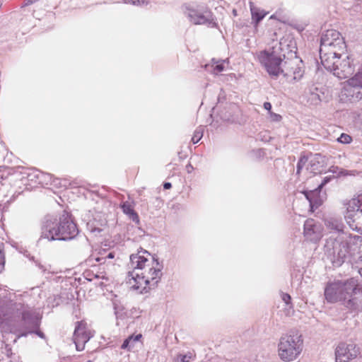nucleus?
Masks as SVG:
<instances>
[{"mask_svg": "<svg viewBox=\"0 0 362 362\" xmlns=\"http://www.w3.org/2000/svg\"><path fill=\"white\" fill-rule=\"evenodd\" d=\"M129 267L132 271L128 272V283L132 288L140 290L141 293H146L155 288L163 275V264L143 248L130 255Z\"/></svg>", "mask_w": 362, "mask_h": 362, "instance_id": "f257e3e1", "label": "nucleus"}, {"mask_svg": "<svg viewBox=\"0 0 362 362\" xmlns=\"http://www.w3.org/2000/svg\"><path fill=\"white\" fill-rule=\"evenodd\" d=\"M40 317L21 301L11 300L0 306V329L4 332L26 337L39 328Z\"/></svg>", "mask_w": 362, "mask_h": 362, "instance_id": "f03ea898", "label": "nucleus"}, {"mask_svg": "<svg viewBox=\"0 0 362 362\" xmlns=\"http://www.w3.org/2000/svg\"><path fill=\"white\" fill-rule=\"evenodd\" d=\"M79 230L66 211L57 218L53 215L45 216L41 226V233L39 241L46 239L48 241H68L75 238Z\"/></svg>", "mask_w": 362, "mask_h": 362, "instance_id": "7ed1b4c3", "label": "nucleus"}, {"mask_svg": "<svg viewBox=\"0 0 362 362\" xmlns=\"http://www.w3.org/2000/svg\"><path fill=\"white\" fill-rule=\"evenodd\" d=\"M357 281L351 278L344 281L334 280L328 282L325 288V297L328 303L342 302L347 308L357 309V299L352 297L356 293Z\"/></svg>", "mask_w": 362, "mask_h": 362, "instance_id": "20e7f679", "label": "nucleus"}, {"mask_svg": "<svg viewBox=\"0 0 362 362\" xmlns=\"http://www.w3.org/2000/svg\"><path fill=\"white\" fill-rule=\"evenodd\" d=\"M348 238L346 233H332L326 240L325 256L334 267L341 266L349 257Z\"/></svg>", "mask_w": 362, "mask_h": 362, "instance_id": "39448f33", "label": "nucleus"}, {"mask_svg": "<svg viewBox=\"0 0 362 362\" xmlns=\"http://www.w3.org/2000/svg\"><path fill=\"white\" fill-rule=\"evenodd\" d=\"M257 57L260 64L274 79H276L281 74H288L292 69V61L286 60L285 55L274 47L261 51Z\"/></svg>", "mask_w": 362, "mask_h": 362, "instance_id": "423d86ee", "label": "nucleus"}, {"mask_svg": "<svg viewBox=\"0 0 362 362\" xmlns=\"http://www.w3.org/2000/svg\"><path fill=\"white\" fill-rule=\"evenodd\" d=\"M183 11L189 22L194 25H206L211 28L217 26L211 11L203 6L186 4L183 6Z\"/></svg>", "mask_w": 362, "mask_h": 362, "instance_id": "0eeeda50", "label": "nucleus"}, {"mask_svg": "<svg viewBox=\"0 0 362 362\" xmlns=\"http://www.w3.org/2000/svg\"><path fill=\"white\" fill-rule=\"evenodd\" d=\"M302 344L301 336L298 334L281 337L278 346L280 358L286 361H293L301 352Z\"/></svg>", "mask_w": 362, "mask_h": 362, "instance_id": "6e6552de", "label": "nucleus"}, {"mask_svg": "<svg viewBox=\"0 0 362 362\" xmlns=\"http://www.w3.org/2000/svg\"><path fill=\"white\" fill-rule=\"evenodd\" d=\"M344 218L350 228L362 233V196L348 202Z\"/></svg>", "mask_w": 362, "mask_h": 362, "instance_id": "1a4fd4ad", "label": "nucleus"}, {"mask_svg": "<svg viewBox=\"0 0 362 362\" xmlns=\"http://www.w3.org/2000/svg\"><path fill=\"white\" fill-rule=\"evenodd\" d=\"M320 49H336L344 52L346 45L341 33L336 30H327L322 33L320 38Z\"/></svg>", "mask_w": 362, "mask_h": 362, "instance_id": "9d476101", "label": "nucleus"}, {"mask_svg": "<svg viewBox=\"0 0 362 362\" xmlns=\"http://www.w3.org/2000/svg\"><path fill=\"white\" fill-rule=\"evenodd\" d=\"M355 66L354 59L344 53V57L339 59L332 73L340 79L348 78L354 73Z\"/></svg>", "mask_w": 362, "mask_h": 362, "instance_id": "9b49d317", "label": "nucleus"}, {"mask_svg": "<svg viewBox=\"0 0 362 362\" xmlns=\"http://www.w3.org/2000/svg\"><path fill=\"white\" fill-rule=\"evenodd\" d=\"M93 334L90 329H88L86 323L77 322L74 332V342L78 351H83L85 344L92 338Z\"/></svg>", "mask_w": 362, "mask_h": 362, "instance_id": "f8f14e48", "label": "nucleus"}, {"mask_svg": "<svg viewBox=\"0 0 362 362\" xmlns=\"http://www.w3.org/2000/svg\"><path fill=\"white\" fill-rule=\"evenodd\" d=\"M359 354V349L353 343H339L335 351L336 362H348L356 358Z\"/></svg>", "mask_w": 362, "mask_h": 362, "instance_id": "ddd939ff", "label": "nucleus"}, {"mask_svg": "<svg viewBox=\"0 0 362 362\" xmlns=\"http://www.w3.org/2000/svg\"><path fill=\"white\" fill-rule=\"evenodd\" d=\"M344 52L336 49H327L324 51L320 49V58L321 64L327 71H332L339 59L343 57Z\"/></svg>", "mask_w": 362, "mask_h": 362, "instance_id": "4468645a", "label": "nucleus"}, {"mask_svg": "<svg viewBox=\"0 0 362 362\" xmlns=\"http://www.w3.org/2000/svg\"><path fill=\"white\" fill-rule=\"evenodd\" d=\"M303 235L308 241L317 242L322 237L321 226L314 219H307L303 226Z\"/></svg>", "mask_w": 362, "mask_h": 362, "instance_id": "2eb2a0df", "label": "nucleus"}, {"mask_svg": "<svg viewBox=\"0 0 362 362\" xmlns=\"http://www.w3.org/2000/svg\"><path fill=\"white\" fill-rule=\"evenodd\" d=\"M107 223L105 215L103 213L97 212L93 215V218L88 221L86 227L95 236L102 235L101 233L106 228Z\"/></svg>", "mask_w": 362, "mask_h": 362, "instance_id": "dca6fc26", "label": "nucleus"}, {"mask_svg": "<svg viewBox=\"0 0 362 362\" xmlns=\"http://www.w3.org/2000/svg\"><path fill=\"white\" fill-rule=\"evenodd\" d=\"M361 88L351 84L348 80L344 83L341 90V97L342 100L350 103H357L362 99Z\"/></svg>", "mask_w": 362, "mask_h": 362, "instance_id": "f3484780", "label": "nucleus"}, {"mask_svg": "<svg viewBox=\"0 0 362 362\" xmlns=\"http://www.w3.org/2000/svg\"><path fill=\"white\" fill-rule=\"evenodd\" d=\"M303 194L310 203L312 211L318 208L325 199V193L322 192V188H319V186L313 190H305Z\"/></svg>", "mask_w": 362, "mask_h": 362, "instance_id": "a211bd4d", "label": "nucleus"}, {"mask_svg": "<svg viewBox=\"0 0 362 362\" xmlns=\"http://www.w3.org/2000/svg\"><path fill=\"white\" fill-rule=\"evenodd\" d=\"M324 95V88L313 84L305 90L304 96L308 103L311 105H317L323 100Z\"/></svg>", "mask_w": 362, "mask_h": 362, "instance_id": "6ab92c4d", "label": "nucleus"}, {"mask_svg": "<svg viewBox=\"0 0 362 362\" xmlns=\"http://www.w3.org/2000/svg\"><path fill=\"white\" fill-rule=\"evenodd\" d=\"M308 162L307 170L314 174L322 173L323 171V160L320 154H315Z\"/></svg>", "mask_w": 362, "mask_h": 362, "instance_id": "aec40b11", "label": "nucleus"}, {"mask_svg": "<svg viewBox=\"0 0 362 362\" xmlns=\"http://www.w3.org/2000/svg\"><path fill=\"white\" fill-rule=\"evenodd\" d=\"M291 60L293 63V65H291L292 69H291L288 74H283V76L289 81L300 80L303 76V71L301 67L298 66L296 60Z\"/></svg>", "mask_w": 362, "mask_h": 362, "instance_id": "412c9836", "label": "nucleus"}, {"mask_svg": "<svg viewBox=\"0 0 362 362\" xmlns=\"http://www.w3.org/2000/svg\"><path fill=\"white\" fill-rule=\"evenodd\" d=\"M325 224L327 228L331 230L330 235L332 233H345L344 232V224L343 223L336 218H329L325 221Z\"/></svg>", "mask_w": 362, "mask_h": 362, "instance_id": "4be33fe9", "label": "nucleus"}, {"mask_svg": "<svg viewBox=\"0 0 362 362\" xmlns=\"http://www.w3.org/2000/svg\"><path fill=\"white\" fill-rule=\"evenodd\" d=\"M121 208L124 214L127 215L129 218L136 223H139V218L137 213L134 211L132 205L126 202L121 205Z\"/></svg>", "mask_w": 362, "mask_h": 362, "instance_id": "5701e85b", "label": "nucleus"}, {"mask_svg": "<svg viewBox=\"0 0 362 362\" xmlns=\"http://www.w3.org/2000/svg\"><path fill=\"white\" fill-rule=\"evenodd\" d=\"M250 11L252 22L255 23V25H257L267 15V13L263 11H260L259 8L254 6L251 2Z\"/></svg>", "mask_w": 362, "mask_h": 362, "instance_id": "b1692460", "label": "nucleus"}, {"mask_svg": "<svg viewBox=\"0 0 362 362\" xmlns=\"http://www.w3.org/2000/svg\"><path fill=\"white\" fill-rule=\"evenodd\" d=\"M142 337L141 334H138L136 335H131L127 337L121 346V349L130 350L134 346V344L139 341Z\"/></svg>", "mask_w": 362, "mask_h": 362, "instance_id": "393cba45", "label": "nucleus"}, {"mask_svg": "<svg viewBox=\"0 0 362 362\" xmlns=\"http://www.w3.org/2000/svg\"><path fill=\"white\" fill-rule=\"evenodd\" d=\"M348 81L351 84H354L356 86L362 89V66L360 67L356 73L352 77L349 78Z\"/></svg>", "mask_w": 362, "mask_h": 362, "instance_id": "a878e982", "label": "nucleus"}, {"mask_svg": "<svg viewBox=\"0 0 362 362\" xmlns=\"http://www.w3.org/2000/svg\"><path fill=\"white\" fill-rule=\"evenodd\" d=\"M212 63L211 65L206 64V69L212 71L214 74H218L224 70L223 63L218 64L214 59H212Z\"/></svg>", "mask_w": 362, "mask_h": 362, "instance_id": "bb28decb", "label": "nucleus"}, {"mask_svg": "<svg viewBox=\"0 0 362 362\" xmlns=\"http://www.w3.org/2000/svg\"><path fill=\"white\" fill-rule=\"evenodd\" d=\"M33 177H35L39 183L45 182L47 185L48 182L51 181L52 175L50 174H45L40 171H36L33 175Z\"/></svg>", "mask_w": 362, "mask_h": 362, "instance_id": "cd10ccee", "label": "nucleus"}, {"mask_svg": "<svg viewBox=\"0 0 362 362\" xmlns=\"http://www.w3.org/2000/svg\"><path fill=\"white\" fill-rule=\"evenodd\" d=\"M204 134V128L203 127L200 126L196 129V130L194 132L193 136L192 138V141L193 144L198 143L200 139L202 138Z\"/></svg>", "mask_w": 362, "mask_h": 362, "instance_id": "c85d7f7f", "label": "nucleus"}, {"mask_svg": "<svg viewBox=\"0 0 362 362\" xmlns=\"http://www.w3.org/2000/svg\"><path fill=\"white\" fill-rule=\"evenodd\" d=\"M5 266V253L4 244L0 240V274L4 269Z\"/></svg>", "mask_w": 362, "mask_h": 362, "instance_id": "c756f323", "label": "nucleus"}, {"mask_svg": "<svg viewBox=\"0 0 362 362\" xmlns=\"http://www.w3.org/2000/svg\"><path fill=\"white\" fill-rule=\"evenodd\" d=\"M308 161V158L303 156L299 159L296 166V174L299 175L303 167H307V163Z\"/></svg>", "mask_w": 362, "mask_h": 362, "instance_id": "7c9ffc66", "label": "nucleus"}, {"mask_svg": "<svg viewBox=\"0 0 362 362\" xmlns=\"http://www.w3.org/2000/svg\"><path fill=\"white\" fill-rule=\"evenodd\" d=\"M192 357V354H180L175 359L174 362H189Z\"/></svg>", "mask_w": 362, "mask_h": 362, "instance_id": "2f4dec72", "label": "nucleus"}, {"mask_svg": "<svg viewBox=\"0 0 362 362\" xmlns=\"http://www.w3.org/2000/svg\"><path fill=\"white\" fill-rule=\"evenodd\" d=\"M115 257V252H110L107 255L105 256H100L95 258V260L98 262L100 264H105L106 262V260L107 259H112Z\"/></svg>", "mask_w": 362, "mask_h": 362, "instance_id": "473e14b6", "label": "nucleus"}, {"mask_svg": "<svg viewBox=\"0 0 362 362\" xmlns=\"http://www.w3.org/2000/svg\"><path fill=\"white\" fill-rule=\"evenodd\" d=\"M337 141L341 144H350L352 141V138L351 136L346 134H341V136L337 139Z\"/></svg>", "mask_w": 362, "mask_h": 362, "instance_id": "72a5a7b5", "label": "nucleus"}, {"mask_svg": "<svg viewBox=\"0 0 362 362\" xmlns=\"http://www.w3.org/2000/svg\"><path fill=\"white\" fill-rule=\"evenodd\" d=\"M264 156V152L262 148L254 149L250 152V156L258 159L262 158Z\"/></svg>", "mask_w": 362, "mask_h": 362, "instance_id": "f704fd0d", "label": "nucleus"}, {"mask_svg": "<svg viewBox=\"0 0 362 362\" xmlns=\"http://www.w3.org/2000/svg\"><path fill=\"white\" fill-rule=\"evenodd\" d=\"M126 4H132L136 6L147 5L148 3V0H123Z\"/></svg>", "mask_w": 362, "mask_h": 362, "instance_id": "c9c22d12", "label": "nucleus"}, {"mask_svg": "<svg viewBox=\"0 0 362 362\" xmlns=\"http://www.w3.org/2000/svg\"><path fill=\"white\" fill-rule=\"evenodd\" d=\"M334 178V175H329V176H326L323 178L322 182L318 185L319 186V188H323V187L325 185H326L328 182H330V180Z\"/></svg>", "mask_w": 362, "mask_h": 362, "instance_id": "e433bc0d", "label": "nucleus"}, {"mask_svg": "<svg viewBox=\"0 0 362 362\" xmlns=\"http://www.w3.org/2000/svg\"><path fill=\"white\" fill-rule=\"evenodd\" d=\"M281 299L287 305L291 304V297L289 294L282 293Z\"/></svg>", "mask_w": 362, "mask_h": 362, "instance_id": "4c0bfd02", "label": "nucleus"}, {"mask_svg": "<svg viewBox=\"0 0 362 362\" xmlns=\"http://www.w3.org/2000/svg\"><path fill=\"white\" fill-rule=\"evenodd\" d=\"M32 331L33 332V333L36 334L39 337H40L42 339L45 338V334L42 332H41L40 330H39L38 328L33 329Z\"/></svg>", "mask_w": 362, "mask_h": 362, "instance_id": "58836bf2", "label": "nucleus"}, {"mask_svg": "<svg viewBox=\"0 0 362 362\" xmlns=\"http://www.w3.org/2000/svg\"><path fill=\"white\" fill-rule=\"evenodd\" d=\"M358 273L362 276V256L359 257V261L358 262Z\"/></svg>", "mask_w": 362, "mask_h": 362, "instance_id": "ea45409f", "label": "nucleus"}, {"mask_svg": "<svg viewBox=\"0 0 362 362\" xmlns=\"http://www.w3.org/2000/svg\"><path fill=\"white\" fill-rule=\"evenodd\" d=\"M264 106V108L267 110H268L269 112L271 111L272 110V104L269 102H265L263 105Z\"/></svg>", "mask_w": 362, "mask_h": 362, "instance_id": "a19ab883", "label": "nucleus"}, {"mask_svg": "<svg viewBox=\"0 0 362 362\" xmlns=\"http://www.w3.org/2000/svg\"><path fill=\"white\" fill-rule=\"evenodd\" d=\"M231 117H232L231 114H229V115L225 114L224 115H221V119L225 121H229Z\"/></svg>", "mask_w": 362, "mask_h": 362, "instance_id": "79ce46f5", "label": "nucleus"}, {"mask_svg": "<svg viewBox=\"0 0 362 362\" xmlns=\"http://www.w3.org/2000/svg\"><path fill=\"white\" fill-rule=\"evenodd\" d=\"M272 117L273 118L274 120H276V121H279L281 119V115H278V114H272Z\"/></svg>", "mask_w": 362, "mask_h": 362, "instance_id": "37998d69", "label": "nucleus"}, {"mask_svg": "<svg viewBox=\"0 0 362 362\" xmlns=\"http://www.w3.org/2000/svg\"><path fill=\"white\" fill-rule=\"evenodd\" d=\"M171 187H172V185H171V183H170V182H165V183L163 184V188H164L165 189H170V188H171Z\"/></svg>", "mask_w": 362, "mask_h": 362, "instance_id": "c03bdc74", "label": "nucleus"}, {"mask_svg": "<svg viewBox=\"0 0 362 362\" xmlns=\"http://www.w3.org/2000/svg\"><path fill=\"white\" fill-rule=\"evenodd\" d=\"M39 0H27V3L25 4V5L33 4L36 3Z\"/></svg>", "mask_w": 362, "mask_h": 362, "instance_id": "a18cd8bd", "label": "nucleus"}, {"mask_svg": "<svg viewBox=\"0 0 362 362\" xmlns=\"http://www.w3.org/2000/svg\"><path fill=\"white\" fill-rule=\"evenodd\" d=\"M332 170H330L331 172H332L333 173H337V171L334 170V169H338V167H332Z\"/></svg>", "mask_w": 362, "mask_h": 362, "instance_id": "49530a36", "label": "nucleus"}, {"mask_svg": "<svg viewBox=\"0 0 362 362\" xmlns=\"http://www.w3.org/2000/svg\"><path fill=\"white\" fill-rule=\"evenodd\" d=\"M270 18H271V19L276 18V13H274V14L272 15V16H270Z\"/></svg>", "mask_w": 362, "mask_h": 362, "instance_id": "de8ad7c7", "label": "nucleus"}, {"mask_svg": "<svg viewBox=\"0 0 362 362\" xmlns=\"http://www.w3.org/2000/svg\"><path fill=\"white\" fill-rule=\"evenodd\" d=\"M95 277H96V278H100V276H99V275L96 274V275H95Z\"/></svg>", "mask_w": 362, "mask_h": 362, "instance_id": "09e8293b", "label": "nucleus"}, {"mask_svg": "<svg viewBox=\"0 0 362 362\" xmlns=\"http://www.w3.org/2000/svg\"><path fill=\"white\" fill-rule=\"evenodd\" d=\"M220 100H221V94L219 95L218 96V101L220 102Z\"/></svg>", "mask_w": 362, "mask_h": 362, "instance_id": "8fccbe9b", "label": "nucleus"}, {"mask_svg": "<svg viewBox=\"0 0 362 362\" xmlns=\"http://www.w3.org/2000/svg\"><path fill=\"white\" fill-rule=\"evenodd\" d=\"M192 167V165H189V169H191Z\"/></svg>", "mask_w": 362, "mask_h": 362, "instance_id": "3c124183", "label": "nucleus"}, {"mask_svg": "<svg viewBox=\"0 0 362 362\" xmlns=\"http://www.w3.org/2000/svg\"><path fill=\"white\" fill-rule=\"evenodd\" d=\"M192 167V165H189V169H191Z\"/></svg>", "mask_w": 362, "mask_h": 362, "instance_id": "603ef678", "label": "nucleus"}]
</instances>
